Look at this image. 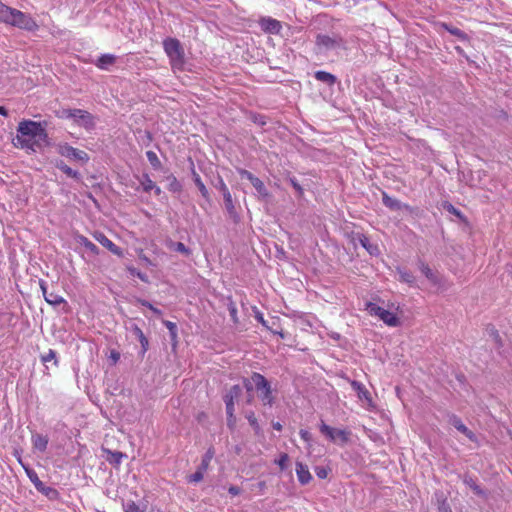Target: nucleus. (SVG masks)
<instances>
[{"mask_svg":"<svg viewBox=\"0 0 512 512\" xmlns=\"http://www.w3.org/2000/svg\"><path fill=\"white\" fill-rule=\"evenodd\" d=\"M251 184L262 198L269 197V192L261 179L257 177L251 182Z\"/></svg>","mask_w":512,"mask_h":512,"instance_id":"c85d7f7f","label":"nucleus"},{"mask_svg":"<svg viewBox=\"0 0 512 512\" xmlns=\"http://www.w3.org/2000/svg\"><path fill=\"white\" fill-rule=\"evenodd\" d=\"M124 512H144L134 501L128 500L123 503Z\"/></svg>","mask_w":512,"mask_h":512,"instance_id":"58836bf2","label":"nucleus"},{"mask_svg":"<svg viewBox=\"0 0 512 512\" xmlns=\"http://www.w3.org/2000/svg\"><path fill=\"white\" fill-rule=\"evenodd\" d=\"M131 331L138 338V340L141 344L140 356L144 357L145 353L147 352V350L149 348V341H148L147 337L144 335L141 328L138 327L136 324L132 325Z\"/></svg>","mask_w":512,"mask_h":512,"instance_id":"6ab92c4d","label":"nucleus"},{"mask_svg":"<svg viewBox=\"0 0 512 512\" xmlns=\"http://www.w3.org/2000/svg\"><path fill=\"white\" fill-rule=\"evenodd\" d=\"M74 122L90 131L95 128V117L88 111L82 109H75V116H73Z\"/></svg>","mask_w":512,"mask_h":512,"instance_id":"9b49d317","label":"nucleus"},{"mask_svg":"<svg viewBox=\"0 0 512 512\" xmlns=\"http://www.w3.org/2000/svg\"><path fill=\"white\" fill-rule=\"evenodd\" d=\"M33 446L41 452H44L47 449L48 438L41 434H36L32 436Z\"/></svg>","mask_w":512,"mask_h":512,"instance_id":"a878e982","label":"nucleus"},{"mask_svg":"<svg viewBox=\"0 0 512 512\" xmlns=\"http://www.w3.org/2000/svg\"><path fill=\"white\" fill-rule=\"evenodd\" d=\"M260 25L265 32L271 34H278L282 28L281 23L278 20L272 19L270 17L262 18Z\"/></svg>","mask_w":512,"mask_h":512,"instance_id":"dca6fc26","label":"nucleus"},{"mask_svg":"<svg viewBox=\"0 0 512 512\" xmlns=\"http://www.w3.org/2000/svg\"><path fill=\"white\" fill-rule=\"evenodd\" d=\"M56 167L62 171L64 174H66L68 177H71L73 179H76V180H80L81 179V175L78 171L76 170H73L72 168H70L64 161L60 160L59 162L56 163Z\"/></svg>","mask_w":512,"mask_h":512,"instance_id":"b1692460","label":"nucleus"},{"mask_svg":"<svg viewBox=\"0 0 512 512\" xmlns=\"http://www.w3.org/2000/svg\"><path fill=\"white\" fill-rule=\"evenodd\" d=\"M242 396V387L238 384L233 385L223 395L226 410L235 409V402L239 401Z\"/></svg>","mask_w":512,"mask_h":512,"instance_id":"f8f14e48","label":"nucleus"},{"mask_svg":"<svg viewBox=\"0 0 512 512\" xmlns=\"http://www.w3.org/2000/svg\"><path fill=\"white\" fill-rule=\"evenodd\" d=\"M352 241L354 244H356V242H358L372 256L379 254L378 245L371 243L370 239L362 233H356L353 236Z\"/></svg>","mask_w":512,"mask_h":512,"instance_id":"ddd939ff","label":"nucleus"},{"mask_svg":"<svg viewBox=\"0 0 512 512\" xmlns=\"http://www.w3.org/2000/svg\"><path fill=\"white\" fill-rule=\"evenodd\" d=\"M296 475L298 481L302 485H306L312 480V475L309 472L308 466L299 461L296 462Z\"/></svg>","mask_w":512,"mask_h":512,"instance_id":"f3484780","label":"nucleus"},{"mask_svg":"<svg viewBox=\"0 0 512 512\" xmlns=\"http://www.w3.org/2000/svg\"><path fill=\"white\" fill-rule=\"evenodd\" d=\"M442 27L448 31L451 35L457 37L458 39L462 40V41H466L468 40V35L462 31L461 29L457 28V27H454V26H451L447 23H443L442 24Z\"/></svg>","mask_w":512,"mask_h":512,"instance_id":"bb28decb","label":"nucleus"},{"mask_svg":"<svg viewBox=\"0 0 512 512\" xmlns=\"http://www.w3.org/2000/svg\"><path fill=\"white\" fill-rule=\"evenodd\" d=\"M0 22L27 31H35L38 28L30 15L9 7L2 1H0Z\"/></svg>","mask_w":512,"mask_h":512,"instance_id":"f03ea898","label":"nucleus"},{"mask_svg":"<svg viewBox=\"0 0 512 512\" xmlns=\"http://www.w3.org/2000/svg\"><path fill=\"white\" fill-rule=\"evenodd\" d=\"M400 278L403 282H406L409 284H412L415 281L413 274L410 272H407V271L400 272Z\"/></svg>","mask_w":512,"mask_h":512,"instance_id":"5fc2aeb1","label":"nucleus"},{"mask_svg":"<svg viewBox=\"0 0 512 512\" xmlns=\"http://www.w3.org/2000/svg\"><path fill=\"white\" fill-rule=\"evenodd\" d=\"M243 386L247 392H251L255 388L254 383L252 381V376L250 377V379H248V378L243 379Z\"/></svg>","mask_w":512,"mask_h":512,"instance_id":"13d9d810","label":"nucleus"},{"mask_svg":"<svg viewBox=\"0 0 512 512\" xmlns=\"http://www.w3.org/2000/svg\"><path fill=\"white\" fill-rule=\"evenodd\" d=\"M79 242L92 254H94V255L99 254V248L93 242H91L88 238H86L84 236H80Z\"/></svg>","mask_w":512,"mask_h":512,"instance_id":"473e14b6","label":"nucleus"},{"mask_svg":"<svg viewBox=\"0 0 512 512\" xmlns=\"http://www.w3.org/2000/svg\"><path fill=\"white\" fill-rule=\"evenodd\" d=\"M443 209L446 210L447 212H449L450 214L458 217L459 219L464 218L462 212L459 209H457L456 207H454L450 202H447V201L444 202Z\"/></svg>","mask_w":512,"mask_h":512,"instance_id":"4c0bfd02","label":"nucleus"},{"mask_svg":"<svg viewBox=\"0 0 512 512\" xmlns=\"http://www.w3.org/2000/svg\"><path fill=\"white\" fill-rule=\"evenodd\" d=\"M329 471H330L329 468H326L323 466L315 467V473H316L317 477H319L320 479L327 478Z\"/></svg>","mask_w":512,"mask_h":512,"instance_id":"603ef678","label":"nucleus"},{"mask_svg":"<svg viewBox=\"0 0 512 512\" xmlns=\"http://www.w3.org/2000/svg\"><path fill=\"white\" fill-rule=\"evenodd\" d=\"M438 512H452L446 499L438 500Z\"/></svg>","mask_w":512,"mask_h":512,"instance_id":"864d4df0","label":"nucleus"},{"mask_svg":"<svg viewBox=\"0 0 512 512\" xmlns=\"http://www.w3.org/2000/svg\"><path fill=\"white\" fill-rule=\"evenodd\" d=\"M146 157H147L149 163L151 164V166L155 170H159L162 167L161 161L159 160L157 154L154 151H151V150L147 151Z\"/></svg>","mask_w":512,"mask_h":512,"instance_id":"f704fd0d","label":"nucleus"},{"mask_svg":"<svg viewBox=\"0 0 512 512\" xmlns=\"http://www.w3.org/2000/svg\"><path fill=\"white\" fill-rule=\"evenodd\" d=\"M314 77L328 86H333L337 82L336 76L326 71H316Z\"/></svg>","mask_w":512,"mask_h":512,"instance_id":"4be33fe9","label":"nucleus"},{"mask_svg":"<svg viewBox=\"0 0 512 512\" xmlns=\"http://www.w3.org/2000/svg\"><path fill=\"white\" fill-rule=\"evenodd\" d=\"M152 190H154V192H155V194H156V195H160V194H161V192H162V191H161V189H160V187H158V186H156V185H155V187H154Z\"/></svg>","mask_w":512,"mask_h":512,"instance_id":"774afa93","label":"nucleus"},{"mask_svg":"<svg viewBox=\"0 0 512 512\" xmlns=\"http://www.w3.org/2000/svg\"><path fill=\"white\" fill-rule=\"evenodd\" d=\"M238 172H239V175L241 176V178H246L250 182H252L255 178H257L250 171L245 170V169H240Z\"/></svg>","mask_w":512,"mask_h":512,"instance_id":"4d7b16f0","label":"nucleus"},{"mask_svg":"<svg viewBox=\"0 0 512 512\" xmlns=\"http://www.w3.org/2000/svg\"><path fill=\"white\" fill-rule=\"evenodd\" d=\"M0 115H3L5 117L8 116V111L4 106H0Z\"/></svg>","mask_w":512,"mask_h":512,"instance_id":"69168bd1","label":"nucleus"},{"mask_svg":"<svg viewBox=\"0 0 512 512\" xmlns=\"http://www.w3.org/2000/svg\"><path fill=\"white\" fill-rule=\"evenodd\" d=\"M46 302L54 307L59 306L61 304L67 305L65 299L56 294V293H49L48 296H46Z\"/></svg>","mask_w":512,"mask_h":512,"instance_id":"2f4dec72","label":"nucleus"},{"mask_svg":"<svg viewBox=\"0 0 512 512\" xmlns=\"http://www.w3.org/2000/svg\"><path fill=\"white\" fill-rule=\"evenodd\" d=\"M255 318H256V319H257V320H258L262 325L266 326V322H265V320H264V318H263V315H262L260 312H257V313H256Z\"/></svg>","mask_w":512,"mask_h":512,"instance_id":"0e129e2a","label":"nucleus"},{"mask_svg":"<svg viewBox=\"0 0 512 512\" xmlns=\"http://www.w3.org/2000/svg\"><path fill=\"white\" fill-rule=\"evenodd\" d=\"M451 425H453L459 432L463 433L465 436H467L471 441H474L476 439L475 434L468 429L461 419L457 416H452L450 419Z\"/></svg>","mask_w":512,"mask_h":512,"instance_id":"aec40b11","label":"nucleus"},{"mask_svg":"<svg viewBox=\"0 0 512 512\" xmlns=\"http://www.w3.org/2000/svg\"><path fill=\"white\" fill-rule=\"evenodd\" d=\"M316 44L325 48L326 50H336L344 47L343 39L338 35H318Z\"/></svg>","mask_w":512,"mask_h":512,"instance_id":"1a4fd4ad","label":"nucleus"},{"mask_svg":"<svg viewBox=\"0 0 512 512\" xmlns=\"http://www.w3.org/2000/svg\"><path fill=\"white\" fill-rule=\"evenodd\" d=\"M215 188L218 189L223 195L225 209H226L229 217L235 223H237L240 220V216H239V214L236 210V207L234 205L232 195H231L227 185L225 184L224 180L222 179V177H220V176L218 177V181L215 184Z\"/></svg>","mask_w":512,"mask_h":512,"instance_id":"39448f33","label":"nucleus"},{"mask_svg":"<svg viewBox=\"0 0 512 512\" xmlns=\"http://www.w3.org/2000/svg\"><path fill=\"white\" fill-rule=\"evenodd\" d=\"M383 204L392 211H399L401 209L410 210V206L403 204L398 199L390 197L386 192H382Z\"/></svg>","mask_w":512,"mask_h":512,"instance_id":"2eb2a0df","label":"nucleus"},{"mask_svg":"<svg viewBox=\"0 0 512 512\" xmlns=\"http://www.w3.org/2000/svg\"><path fill=\"white\" fill-rule=\"evenodd\" d=\"M288 181L291 184V186L295 189L298 196H302L304 193V190H303L302 186L299 184V182L297 181V179L295 177H289Z\"/></svg>","mask_w":512,"mask_h":512,"instance_id":"de8ad7c7","label":"nucleus"},{"mask_svg":"<svg viewBox=\"0 0 512 512\" xmlns=\"http://www.w3.org/2000/svg\"><path fill=\"white\" fill-rule=\"evenodd\" d=\"M167 181L169 182V184H168L169 191L180 192L182 190L181 183L177 180V178L174 175H169L167 177Z\"/></svg>","mask_w":512,"mask_h":512,"instance_id":"e433bc0d","label":"nucleus"},{"mask_svg":"<svg viewBox=\"0 0 512 512\" xmlns=\"http://www.w3.org/2000/svg\"><path fill=\"white\" fill-rule=\"evenodd\" d=\"M128 271L132 276L138 277L143 282H148V277L146 274L142 273L138 269L134 267H128Z\"/></svg>","mask_w":512,"mask_h":512,"instance_id":"09e8293b","label":"nucleus"},{"mask_svg":"<svg viewBox=\"0 0 512 512\" xmlns=\"http://www.w3.org/2000/svg\"><path fill=\"white\" fill-rule=\"evenodd\" d=\"M420 269H421V272L431 281H435V277H434V274L432 272V270L430 269V267L425 264V263H421L420 265Z\"/></svg>","mask_w":512,"mask_h":512,"instance_id":"3c124183","label":"nucleus"},{"mask_svg":"<svg viewBox=\"0 0 512 512\" xmlns=\"http://www.w3.org/2000/svg\"><path fill=\"white\" fill-rule=\"evenodd\" d=\"M192 176H193V181L195 183V185L197 186V188L199 189L202 197L207 201V202H210V194H209V191L208 189L206 188V186L204 185V183L202 182L199 174L195 171V169L193 168L192 169Z\"/></svg>","mask_w":512,"mask_h":512,"instance_id":"412c9836","label":"nucleus"},{"mask_svg":"<svg viewBox=\"0 0 512 512\" xmlns=\"http://www.w3.org/2000/svg\"><path fill=\"white\" fill-rule=\"evenodd\" d=\"M228 311L230 314V317L234 324H237L239 322L238 315H237V308L233 301H230L228 304Z\"/></svg>","mask_w":512,"mask_h":512,"instance_id":"79ce46f5","label":"nucleus"},{"mask_svg":"<svg viewBox=\"0 0 512 512\" xmlns=\"http://www.w3.org/2000/svg\"><path fill=\"white\" fill-rule=\"evenodd\" d=\"M273 428L277 431L282 430V425L279 422H275L272 424Z\"/></svg>","mask_w":512,"mask_h":512,"instance_id":"338daca9","label":"nucleus"},{"mask_svg":"<svg viewBox=\"0 0 512 512\" xmlns=\"http://www.w3.org/2000/svg\"><path fill=\"white\" fill-rule=\"evenodd\" d=\"M367 311L370 315L379 317L390 327H397L400 324L399 318L393 312H390L375 303L369 302L367 304Z\"/></svg>","mask_w":512,"mask_h":512,"instance_id":"423d86ee","label":"nucleus"},{"mask_svg":"<svg viewBox=\"0 0 512 512\" xmlns=\"http://www.w3.org/2000/svg\"><path fill=\"white\" fill-rule=\"evenodd\" d=\"M486 330H487L489 336L492 338L495 346L498 349L501 348L502 347V339H501V336H500L498 330L493 325H489Z\"/></svg>","mask_w":512,"mask_h":512,"instance_id":"7c9ffc66","label":"nucleus"},{"mask_svg":"<svg viewBox=\"0 0 512 512\" xmlns=\"http://www.w3.org/2000/svg\"><path fill=\"white\" fill-rule=\"evenodd\" d=\"M141 185L143 186V190L145 192H150L155 187V183L150 179L149 175L147 174L143 175Z\"/></svg>","mask_w":512,"mask_h":512,"instance_id":"a19ab883","label":"nucleus"},{"mask_svg":"<svg viewBox=\"0 0 512 512\" xmlns=\"http://www.w3.org/2000/svg\"><path fill=\"white\" fill-rule=\"evenodd\" d=\"M109 359L111 360V364L112 365H115L119 359H120V353L116 350H111L110 351V355H109Z\"/></svg>","mask_w":512,"mask_h":512,"instance_id":"bf43d9fd","label":"nucleus"},{"mask_svg":"<svg viewBox=\"0 0 512 512\" xmlns=\"http://www.w3.org/2000/svg\"><path fill=\"white\" fill-rule=\"evenodd\" d=\"M228 492L229 494H231L232 496H236V495H239L240 492H241V489L238 487V486H230L229 489H228Z\"/></svg>","mask_w":512,"mask_h":512,"instance_id":"680f3d73","label":"nucleus"},{"mask_svg":"<svg viewBox=\"0 0 512 512\" xmlns=\"http://www.w3.org/2000/svg\"><path fill=\"white\" fill-rule=\"evenodd\" d=\"M94 239L102 246L107 248L110 252L117 256H123V251L120 247L115 245L104 233L96 231L93 234Z\"/></svg>","mask_w":512,"mask_h":512,"instance_id":"4468645a","label":"nucleus"},{"mask_svg":"<svg viewBox=\"0 0 512 512\" xmlns=\"http://www.w3.org/2000/svg\"><path fill=\"white\" fill-rule=\"evenodd\" d=\"M105 452L107 453L106 460L114 466H119L121 464L123 457L126 456L120 451H111L109 449H106Z\"/></svg>","mask_w":512,"mask_h":512,"instance_id":"393cba45","label":"nucleus"},{"mask_svg":"<svg viewBox=\"0 0 512 512\" xmlns=\"http://www.w3.org/2000/svg\"><path fill=\"white\" fill-rule=\"evenodd\" d=\"M299 434L300 437L306 442H310L312 440L311 433L308 430L301 429Z\"/></svg>","mask_w":512,"mask_h":512,"instance_id":"052dcab7","label":"nucleus"},{"mask_svg":"<svg viewBox=\"0 0 512 512\" xmlns=\"http://www.w3.org/2000/svg\"><path fill=\"white\" fill-rule=\"evenodd\" d=\"M39 284H40V288H41V291H42V293H43V296H44V298L46 299V296H48V294H49V293L47 292L46 282H45V281H43V280H40V283H39Z\"/></svg>","mask_w":512,"mask_h":512,"instance_id":"e2e57ef3","label":"nucleus"},{"mask_svg":"<svg viewBox=\"0 0 512 512\" xmlns=\"http://www.w3.org/2000/svg\"><path fill=\"white\" fill-rule=\"evenodd\" d=\"M351 386H352L353 390L357 392L358 397L360 399H369L370 398L369 391L365 388V386L362 383L354 380L351 382Z\"/></svg>","mask_w":512,"mask_h":512,"instance_id":"cd10ccee","label":"nucleus"},{"mask_svg":"<svg viewBox=\"0 0 512 512\" xmlns=\"http://www.w3.org/2000/svg\"><path fill=\"white\" fill-rule=\"evenodd\" d=\"M252 381L263 405L272 407L275 402L270 382L260 373H252Z\"/></svg>","mask_w":512,"mask_h":512,"instance_id":"20e7f679","label":"nucleus"},{"mask_svg":"<svg viewBox=\"0 0 512 512\" xmlns=\"http://www.w3.org/2000/svg\"><path fill=\"white\" fill-rule=\"evenodd\" d=\"M116 61V57L112 54H103L97 61L96 66L100 69L107 70L109 66L113 65Z\"/></svg>","mask_w":512,"mask_h":512,"instance_id":"5701e85b","label":"nucleus"},{"mask_svg":"<svg viewBox=\"0 0 512 512\" xmlns=\"http://www.w3.org/2000/svg\"><path fill=\"white\" fill-rule=\"evenodd\" d=\"M462 478V481L463 483L469 487L473 492L474 494H476L477 496H480V497H486L487 496V493L484 489H482L476 482V479H474L471 475L469 474H464L461 476Z\"/></svg>","mask_w":512,"mask_h":512,"instance_id":"a211bd4d","label":"nucleus"},{"mask_svg":"<svg viewBox=\"0 0 512 512\" xmlns=\"http://www.w3.org/2000/svg\"><path fill=\"white\" fill-rule=\"evenodd\" d=\"M41 360L43 363H47L51 360H54V364L57 366L58 365V361L56 359V352L52 349H49L48 353L47 354H44L41 356Z\"/></svg>","mask_w":512,"mask_h":512,"instance_id":"c03bdc74","label":"nucleus"},{"mask_svg":"<svg viewBox=\"0 0 512 512\" xmlns=\"http://www.w3.org/2000/svg\"><path fill=\"white\" fill-rule=\"evenodd\" d=\"M246 419L248 420L250 426L253 428L255 434H257V435L260 434L261 427H260L258 420L253 411H250L246 414Z\"/></svg>","mask_w":512,"mask_h":512,"instance_id":"c9c22d12","label":"nucleus"},{"mask_svg":"<svg viewBox=\"0 0 512 512\" xmlns=\"http://www.w3.org/2000/svg\"><path fill=\"white\" fill-rule=\"evenodd\" d=\"M57 116L62 119H73L75 109H62L57 112Z\"/></svg>","mask_w":512,"mask_h":512,"instance_id":"a18cd8bd","label":"nucleus"},{"mask_svg":"<svg viewBox=\"0 0 512 512\" xmlns=\"http://www.w3.org/2000/svg\"><path fill=\"white\" fill-rule=\"evenodd\" d=\"M163 324L168 329L171 341L175 345L177 342V325L169 320H163Z\"/></svg>","mask_w":512,"mask_h":512,"instance_id":"72a5a7b5","label":"nucleus"},{"mask_svg":"<svg viewBox=\"0 0 512 512\" xmlns=\"http://www.w3.org/2000/svg\"><path fill=\"white\" fill-rule=\"evenodd\" d=\"M46 127V121L22 120L17 127V136L13 139L14 146L34 152L37 149L49 146L50 141Z\"/></svg>","mask_w":512,"mask_h":512,"instance_id":"f257e3e1","label":"nucleus"},{"mask_svg":"<svg viewBox=\"0 0 512 512\" xmlns=\"http://www.w3.org/2000/svg\"><path fill=\"white\" fill-rule=\"evenodd\" d=\"M226 415H227V427L230 430H233L236 426L235 409L226 410Z\"/></svg>","mask_w":512,"mask_h":512,"instance_id":"ea45409f","label":"nucleus"},{"mask_svg":"<svg viewBox=\"0 0 512 512\" xmlns=\"http://www.w3.org/2000/svg\"><path fill=\"white\" fill-rule=\"evenodd\" d=\"M289 461V456L286 453H282L279 459L275 460V463L280 467L282 471L287 469V462Z\"/></svg>","mask_w":512,"mask_h":512,"instance_id":"37998d69","label":"nucleus"},{"mask_svg":"<svg viewBox=\"0 0 512 512\" xmlns=\"http://www.w3.org/2000/svg\"><path fill=\"white\" fill-rule=\"evenodd\" d=\"M58 152L66 158L74 159L82 163L89 161V156L85 151L74 148L68 144L60 145Z\"/></svg>","mask_w":512,"mask_h":512,"instance_id":"9d476101","label":"nucleus"},{"mask_svg":"<svg viewBox=\"0 0 512 512\" xmlns=\"http://www.w3.org/2000/svg\"><path fill=\"white\" fill-rule=\"evenodd\" d=\"M163 49L169 58L172 70H183L185 65V52L177 38L167 37L163 40Z\"/></svg>","mask_w":512,"mask_h":512,"instance_id":"7ed1b4c3","label":"nucleus"},{"mask_svg":"<svg viewBox=\"0 0 512 512\" xmlns=\"http://www.w3.org/2000/svg\"><path fill=\"white\" fill-rule=\"evenodd\" d=\"M173 249L182 254H189V249L182 242L173 243Z\"/></svg>","mask_w":512,"mask_h":512,"instance_id":"6e6d98bb","label":"nucleus"},{"mask_svg":"<svg viewBox=\"0 0 512 512\" xmlns=\"http://www.w3.org/2000/svg\"><path fill=\"white\" fill-rule=\"evenodd\" d=\"M26 473L31 482L34 484L37 491L44 494L50 500H56L59 497V492L53 488L46 486L38 477L37 473L30 468H26Z\"/></svg>","mask_w":512,"mask_h":512,"instance_id":"6e6552de","label":"nucleus"},{"mask_svg":"<svg viewBox=\"0 0 512 512\" xmlns=\"http://www.w3.org/2000/svg\"><path fill=\"white\" fill-rule=\"evenodd\" d=\"M205 472L206 471H201L200 468L198 467L196 472L188 477V481L194 483L200 482L203 479Z\"/></svg>","mask_w":512,"mask_h":512,"instance_id":"49530a36","label":"nucleus"},{"mask_svg":"<svg viewBox=\"0 0 512 512\" xmlns=\"http://www.w3.org/2000/svg\"><path fill=\"white\" fill-rule=\"evenodd\" d=\"M214 454H215V451L212 447L206 451V453L202 457L201 464L199 465V468L201 471H207L209 464H210L212 458L214 457Z\"/></svg>","mask_w":512,"mask_h":512,"instance_id":"c756f323","label":"nucleus"},{"mask_svg":"<svg viewBox=\"0 0 512 512\" xmlns=\"http://www.w3.org/2000/svg\"><path fill=\"white\" fill-rule=\"evenodd\" d=\"M138 302L144 306V307H147L149 308L154 314H156L157 316H160L162 315V311L156 307H154L149 301L147 300H144V299H139Z\"/></svg>","mask_w":512,"mask_h":512,"instance_id":"8fccbe9b","label":"nucleus"},{"mask_svg":"<svg viewBox=\"0 0 512 512\" xmlns=\"http://www.w3.org/2000/svg\"><path fill=\"white\" fill-rule=\"evenodd\" d=\"M319 430L325 437H327L332 442L344 445L349 441V432L341 429L332 428L329 425H327L324 421H321L319 425Z\"/></svg>","mask_w":512,"mask_h":512,"instance_id":"0eeeda50","label":"nucleus"}]
</instances>
